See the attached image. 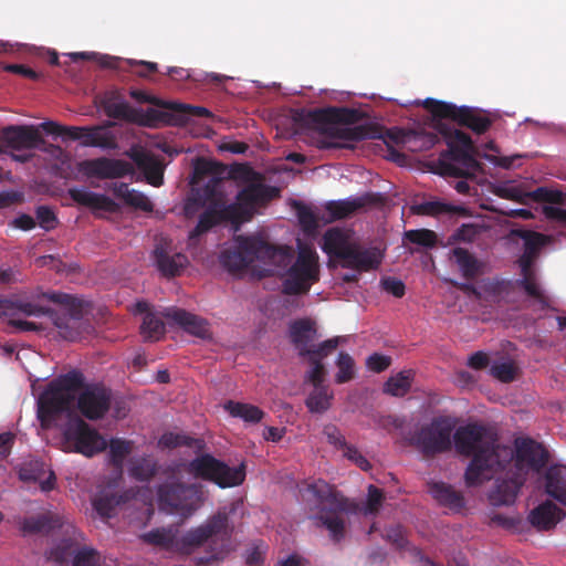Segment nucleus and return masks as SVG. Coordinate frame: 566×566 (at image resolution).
<instances>
[{
  "label": "nucleus",
  "mask_w": 566,
  "mask_h": 566,
  "mask_svg": "<svg viewBox=\"0 0 566 566\" xmlns=\"http://www.w3.org/2000/svg\"><path fill=\"white\" fill-rule=\"evenodd\" d=\"M220 167L217 163L198 158L193 165L192 181L197 182L206 176L212 178L198 192V196L190 199L186 205V213L190 214L191 203L199 208H206L199 216L197 226L190 231L189 240L193 241L212 228L222 223H231L238 230L242 223L252 219L255 208L272 200L276 189L262 184H251L241 189L235 196V202L227 203L224 193L218 189L221 181L217 175Z\"/></svg>",
  "instance_id": "nucleus-1"
},
{
  "label": "nucleus",
  "mask_w": 566,
  "mask_h": 566,
  "mask_svg": "<svg viewBox=\"0 0 566 566\" xmlns=\"http://www.w3.org/2000/svg\"><path fill=\"white\" fill-rule=\"evenodd\" d=\"M84 375L76 369L51 380L38 398V419L49 427L63 413L69 416L76 401L78 411L88 420L102 419L109 410L112 391L102 385L84 387Z\"/></svg>",
  "instance_id": "nucleus-2"
},
{
  "label": "nucleus",
  "mask_w": 566,
  "mask_h": 566,
  "mask_svg": "<svg viewBox=\"0 0 566 566\" xmlns=\"http://www.w3.org/2000/svg\"><path fill=\"white\" fill-rule=\"evenodd\" d=\"M497 434L485 424L470 422L453 433L455 451L471 458L465 472L467 486H479L494 479L514 458L513 449L499 443Z\"/></svg>",
  "instance_id": "nucleus-3"
},
{
  "label": "nucleus",
  "mask_w": 566,
  "mask_h": 566,
  "mask_svg": "<svg viewBox=\"0 0 566 566\" xmlns=\"http://www.w3.org/2000/svg\"><path fill=\"white\" fill-rule=\"evenodd\" d=\"M231 528L229 515L218 511L209 516L205 523L188 530L179 538L172 528H155L140 536L143 542L167 551H177L190 555L198 548L207 545L206 555L197 558V565L211 564L224 559L229 553Z\"/></svg>",
  "instance_id": "nucleus-4"
},
{
  "label": "nucleus",
  "mask_w": 566,
  "mask_h": 566,
  "mask_svg": "<svg viewBox=\"0 0 566 566\" xmlns=\"http://www.w3.org/2000/svg\"><path fill=\"white\" fill-rule=\"evenodd\" d=\"M48 301L57 304L60 308L54 310L44 307L31 302L21 300H9V306H6L4 314L12 312L24 316H49L53 325L59 329V335L69 342L80 339L84 334H90L93 326L87 318L91 305L83 298L61 292L43 293Z\"/></svg>",
  "instance_id": "nucleus-5"
},
{
  "label": "nucleus",
  "mask_w": 566,
  "mask_h": 566,
  "mask_svg": "<svg viewBox=\"0 0 566 566\" xmlns=\"http://www.w3.org/2000/svg\"><path fill=\"white\" fill-rule=\"evenodd\" d=\"M514 458L499 471L489 501L494 506L511 505L526 480V470L541 471L548 461V452L542 443L532 438H517L514 441Z\"/></svg>",
  "instance_id": "nucleus-6"
},
{
  "label": "nucleus",
  "mask_w": 566,
  "mask_h": 566,
  "mask_svg": "<svg viewBox=\"0 0 566 566\" xmlns=\"http://www.w3.org/2000/svg\"><path fill=\"white\" fill-rule=\"evenodd\" d=\"M360 118L361 113L358 109L348 107H326L310 111L296 109L292 114L296 132L311 130L323 136L347 142H360L379 137L377 135V127L370 124L354 127L339 126V124H356Z\"/></svg>",
  "instance_id": "nucleus-7"
},
{
  "label": "nucleus",
  "mask_w": 566,
  "mask_h": 566,
  "mask_svg": "<svg viewBox=\"0 0 566 566\" xmlns=\"http://www.w3.org/2000/svg\"><path fill=\"white\" fill-rule=\"evenodd\" d=\"M301 494L313 513L312 518L326 527L334 542H340L345 537V522L340 514H355L359 511V505L322 479L304 483Z\"/></svg>",
  "instance_id": "nucleus-8"
},
{
  "label": "nucleus",
  "mask_w": 566,
  "mask_h": 566,
  "mask_svg": "<svg viewBox=\"0 0 566 566\" xmlns=\"http://www.w3.org/2000/svg\"><path fill=\"white\" fill-rule=\"evenodd\" d=\"M207 500V491L200 483L181 481L164 482L157 488L160 511L175 514L182 520L190 518Z\"/></svg>",
  "instance_id": "nucleus-9"
},
{
  "label": "nucleus",
  "mask_w": 566,
  "mask_h": 566,
  "mask_svg": "<svg viewBox=\"0 0 566 566\" xmlns=\"http://www.w3.org/2000/svg\"><path fill=\"white\" fill-rule=\"evenodd\" d=\"M440 132L448 145V149L441 154L444 171L453 177L472 176L480 168V164L472 154L471 137L455 128H441Z\"/></svg>",
  "instance_id": "nucleus-10"
},
{
  "label": "nucleus",
  "mask_w": 566,
  "mask_h": 566,
  "mask_svg": "<svg viewBox=\"0 0 566 566\" xmlns=\"http://www.w3.org/2000/svg\"><path fill=\"white\" fill-rule=\"evenodd\" d=\"M188 472L221 489L241 485L245 480L244 463L232 468L209 453L192 459L188 464Z\"/></svg>",
  "instance_id": "nucleus-11"
},
{
  "label": "nucleus",
  "mask_w": 566,
  "mask_h": 566,
  "mask_svg": "<svg viewBox=\"0 0 566 566\" xmlns=\"http://www.w3.org/2000/svg\"><path fill=\"white\" fill-rule=\"evenodd\" d=\"M282 277L283 294L302 295L308 293L312 285L319 280L316 252L308 248H302Z\"/></svg>",
  "instance_id": "nucleus-12"
},
{
  "label": "nucleus",
  "mask_w": 566,
  "mask_h": 566,
  "mask_svg": "<svg viewBox=\"0 0 566 566\" xmlns=\"http://www.w3.org/2000/svg\"><path fill=\"white\" fill-rule=\"evenodd\" d=\"M63 450L85 457H93L104 451L106 440L82 418L70 417L62 431Z\"/></svg>",
  "instance_id": "nucleus-13"
},
{
  "label": "nucleus",
  "mask_w": 566,
  "mask_h": 566,
  "mask_svg": "<svg viewBox=\"0 0 566 566\" xmlns=\"http://www.w3.org/2000/svg\"><path fill=\"white\" fill-rule=\"evenodd\" d=\"M423 106L433 117L452 119L460 126H465L476 134H484L492 125V120L488 116L472 107H458L454 104L433 98L424 99Z\"/></svg>",
  "instance_id": "nucleus-14"
},
{
  "label": "nucleus",
  "mask_w": 566,
  "mask_h": 566,
  "mask_svg": "<svg viewBox=\"0 0 566 566\" xmlns=\"http://www.w3.org/2000/svg\"><path fill=\"white\" fill-rule=\"evenodd\" d=\"M289 337L300 357L311 354L329 355L339 343V338L334 337L314 345L313 342L317 339L318 333L316 323L310 318H298L291 322Z\"/></svg>",
  "instance_id": "nucleus-15"
},
{
  "label": "nucleus",
  "mask_w": 566,
  "mask_h": 566,
  "mask_svg": "<svg viewBox=\"0 0 566 566\" xmlns=\"http://www.w3.org/2000/svg\"><path fill=\"white\" fill-rule=\"evenodd\" d=\"M453 426L444 418H436L429 424L422 426L411 437V444L426 457H432L451 449Z\"/></svg>",
  "instance_id": "nucleus-16"
},
{
  "label": "nucleus",
  "mask_w": 566,
  "mask_h": 566,
  "mask_svg": "<svg viewBox=\"0 0 566 566\" xmlns=\"http://www.w3.org/2000/svg\"><path fill=\"white\" fill-rule=\"evenodd\" d=\"M259 258V235H237L234 245L220 254L221 265L230 273L242 272Z\"/></svg>",
  "instance_id": "nucleus-17"
},
{
  "label": "nucleus",
  "mask_w": 566,
  "mask_h": 566,
  "mask_svg": "<svg viewBox=\"0 0 566 566\" xmlns=\"http://www.w3.org/2000/svg\"><path fill=\"white\" fill-rule=\"evenodd\" d=\"M256 259L269 266L263 270L262 276L279 275L282 277L294 260V253L291 247L274 245L259 235V258Z\"/></svg>",
  "instance_id": "nucleus-18"
},
{
  "label": "nucleus",
  "mask_w": 566,
  "mask_h": 566,
  "mask_svg": "<svg viewBox=\"0 0 566 566\" xmlns=\"http://www.w3.org/2000/svg\"><path fill=\"white\" fill-rule=\"evenodd\" d=\"M78 168L87 177L98 179L123 178L134 170L128 161L107 157L83 160Z\"/></svg>",
  "instance_id": "nucleus-19"
},
{
  "label": "nucleus",
  "mask_w": 566,
  "mask_h": 566,
  "mask_svg": "<svg viewBox=\"0 0 566 566\" xmlns=\"http://www.w3.org/2000/svg\"><path fill=\"white\" fill-rule=\"evenodd\" d=\"M384 203V195L378 192H367L359 197L328 201L325 209L329 213L332 220H340L353 216L366 207L381 206Z\"/></svg>",
  "instance_id": "nucleus-20"
},
{
  "label": "nucleus",
  "mask_w": 566,
  "mask_h": 566,
  "mask_svg": "<svg viewBox=\"0 0 566 566\" xmlns=\"http://www.w3.org/2000/svg\"><path fill=\"white\" fill-rule=\"evenodd\" d=\"M148 115L151 119L182 125L195 117H211L212 113L202 106L168 102L165 104V111L149 109Z\"/></svg>",
  "instance_id": "nucleus-21"
},
{
  "label": "nucleus",
  "mask_w": 566,
  "mask_h": 566,
  "mask_svg": "<svg viewBox=\"0 0 566 566\" xmlns=\"http://www.w3.org/2000/svg\"><path fill=\"white\" fill-rule=\"evenodd\" d=\"M1 139L13 150H31L44 144V138L34 125H9L1 132Z\"/></svg>",
  "instance_id": "nucleus-22"
},
{
  "label": "nucleus",
  "mask_w": 566,
  "mask_h": 566,
  "mask_svg": "<svg viewBox=\"0 0 566 566\" xmlns=\"http://www.w3.org/2000/svg\"><path fill=\"white\" fill-rule=\"evenodd\" d=\"M163 315L192 336L202 339L212 337L209 322L201 316L177 307L166 308Z\"/></svg>",
  "instance_id": "nucleus-23"
},
{
  "label": "nucleus",
  "mask_w": 566,
  "mask_h": 566,
  "mask_svg": "<svg viewBox=\"0 0 566 566\" xmlns=\"http://www.w3.org/2000/svg\"><path fill=\"white\" fill-rule=\"evenodd\" d=\"M534 198L546 203L543 213L549 222L566 229V192L539 187L534 191Z\"/></svg>",
  "instance_id": "nucleus-24"
},
{
  "label": "nucleus",
  "mask_w": 566,
  "mask_h": 566,
  "mask_svg": "<svg viewBox=\"0 0 566 566\" xmlns=\"http://www.w3.org/2000/svg\"><path fill=\"white\" fill-rule=\"evenodd\" d=\"M127 155L144 174L149 185L159 187L164 184V165L157 156L136 147H133Z\"/></svg>",
  "instance_id": "nucleus-25"
},
{
  "label": "nucleus",
  "mask_w": 566,
  "mask_h": 566,
  "mask_svg": "<svg viewBox=\"0 0 566 566\" xmlns=\"http://www.w3.org/2000/svg\"><path fill=\"white\" fill-rule=\"evenodd\" d=\"M381 261L382 253L378 248H361L356 243L340 265L344 269H352L356 272H368L378 269Z\"/></svg>",
  "instance_id": "nucleus-26"
},
{
  "label": "nucleus",
  "mask_w": 566,
  "mask_h": 566,
  "mask_svg": "<svg viewBox=\"0 0 566 566\" xmlns=\"http://www.w3.org/2000/svg\"><path fill=\"white\" fill-rule=\"evenodd\" d=\"M356 243L352 240L348 231L340 228H331L323 235L322 249L329 258L342 263Z\"/></svg>",
  "instance_id": "nucleus-27"
},
{
  "label": "nucleus",
  "mask_w": 566,
  "mask_h": 566,
  "mask_svg": "<svg viewBox=\"0 0 566 566\" xmlns=\"http://www.w3.org/2000/svg\"><path fill=\"white\" fill-rule=\"evenodd\" d=\"M154 261L158 271L166 277L179 275L188 264V259L182 253H170L166 244H157L154 250Z\"/></svg>",
  "instance_id": "nucleus-28"
},
{
  "label": "nucleus",
  "mask_w": 566,
  "mask_h": 566,
  "mask_svg": "<svg viewBox=\"0 0 566 566\" xmlns=\"http://www.w3.org/2000/svg\"><path fill=\"white\" fill-rule=\"evenodd\" d=\"M565 516V513L549 500L541 503L528 514L530 523L538 531H548Z\"/></svg>",
  "instance_id": "nucleus-29"
},
{
  "label": "nucleus",
  "mask_w": 566,
  "mask_h": 566,
  "mask_svg": "<svg viewBox=\"0 0 566 566\" xmlns=\"http://www.w3.org/2000/svg\"><path fill=\"white\" fill-rule=\"evenodd\" d=\"M67 192L74 202L83 207L107 212H116L118 210V205L106 195L95 193L85 188H70Z\"/></svg>",
  "instance_id": "nucleus-30"
},
{
  "label": "nucleus",
  "mask_w": 566,
  "mask_h": 566,
  "mask_svg": "<svg viewBox=\"0 0 566 566\" xmlns=\"http://www.w3.org/2000/svg\"><path fill=\"white\" fill-rule=\"evenodd\" d=\"M544 479L546 494L566 506V465L555 464L549 467Z\"/></svg>",
  "instance_id": "nucleus-31"
},
{
  "label": "nucleus",
  "mask_w": 566,
  "mask_h": 566,
  "mask_svg": "<svg viewBox=\"0 0 566 566\" xmlns=\"http://www.w3.org/2000/svg\"><path fill=\"white\" fill-rule=\"evenodd\" d=\"M101 105L109 118L125 120L135 119V109L115 92L105 94L101 101Z\"/></svg>",
  "instance_id": "nucleus-32"
},
{
  "label": "nucleus",
  "mask_w": 566,
  "mask_h": 566,
  "mask_svg": "<svg viewBox=\"0 0 566 566\" xmlns=\"http://www.w3.org/2000/svg\"><path fill=\"white\" fill-rule=\"evenodd\" d=\"M429 493L439 504L460 511L464 506L463 495L444 482H431Z\"/></svg>",
  "instance_id": "nucleus-33"
},
{
  "label": "nucleus",
  "mask_w": 566,
  "mask_h": 566,
  "mask_svg": "<svg viewBox=\"0 0 566 566\" xmlns=\"http://www.w3.org/2000/svg\"><path fill=\"white\" fill-rule=\"evenodd\" d=\"M412 212L419 216L439 217L441 214H458L470 217V210L463 206H454L442 201H424L411 208Z\"/></svg>",
  "instance_id": "nucleus-34"
},
{
  "label": "nucleus",
  "mask_w": 566,
  "mask_h": 566,
  "mask_svg": "<svg viewBox=\"0 0 566 566\" xmlns=\"http://www.w3.org/2000/svg\"><path fill=\"white\" fill-rule=\"evenodd\" d=\"M63 525V520L59 514L45 512L35 516H30L23 521L22 528L27 533H49Z\"/></svg>",
  "instance_id": "nucleus-35"
},
{
  "label": "nucleus",
  "mask_w": 566,
  "mask_h": 566,
  "mask_svg": "<svg viewBox=\"0 0 566 566\" xmlns=\"http://www.w3.org/2000/svg\"><path fill=\"white\" fill-rule=\"evenodd\" d=\"M82 145L103 149H116L118 146L115 136L111 132H106L103 126L84 127Z\"/></svg>",
  "instance_id": "nucleus-36"
},
{
  "label": "nucleus",
  "mask_w": 566,
  "mask_h": 566,
  "mask_svg": "<svg viewBox=\"0 0 566 566\" xmlns=\"http://www.w3.org/2000/svg\"><path fill=\"white\" fill-rule=\"evenodd\" d=\"M452 255L467 280H473L482 272V263L469 250L458 247L452 250Z\"/></svg>",
  "instance_id": "nucleus-37"
},
{
  "label": "nucleus",
  "mask_w": 566,
  "mask_h": 566,
  "mask_svg": "<svg viewBox=\"0 0 566 566\" xmlns=\"http://www.w3.org/2000/svg\"><path fill=\"white\" fill-rule=\"evenodd\" d=\"M158 446L163 449H175L178 447H188L195 449L197 453L201 452L206 444L202 439L192 438L182 433L166 432L159 440Z\"/></svg>",
  "instance_id": "nucleus-38"
},
{
  "label": "nucleus",
  "mask_w": 566,
  "mask_h": 566,
  "mask_svg": "<svg viewBox=\"0 0 566 566\" xmlns=\"http://www.w3.org/2000/svg\"><path fill=\"white\" fill-rule=\"evenodd\" d=\"M224 410H227L231 417L240 418L249 423H258L263 417L264 412L259 407L245 402H238L228 400L224 403Z\"/></svg>",
  "instance_id": "nucleus-39"
},
{
  "label": "nucleus",
  "mask_w": 566,
  "mask_h": 566,
  "mask_svg": "<svg viewBox=\"0 0 566 566\" xmlns=\"http://www.w3.org/2000/svg\"><path fill=\"white\" fill-rule=\"evenodd\" d=\"M157 471V462L149 457L130 460L129 475L137 481L148 482L156 475Z\"/></svg>",
  "instance_id": "nucleus-40"
},
{
  "label": "nucleus",
  "mask_w": 566,
  "mask_h": 566,
  "mask_svg": "<svg viewBox=\"0 0 566 566\" xmlns=\"http://www.w3.org/2000/svg\"><path fill=\"white\" fill-rule=\"evenodd\" d=\"M412 380V370L400 371L385 382L384 391L395 397H402L410 390Z\"/></svg>",
  "instance_id": "nucleus-41"
},
{
  "label": "nucleus",
  "mask_w": 566,
  "mask_h": 566,
  "mask_svg": "<svg viewBox=\"0 0 566 566\" xmlns=\"http://www.w3.org/2000/svg\"><path fill=\"white\" fill-rule=\"evenodd\" d=\"M333 395L326 386L314 387V390L306 398L305 405L311 412L323 413L331 407Z\"/></svg>",
  "instance_id": "nucleus-42"
},
{
  "label": "nucleus",
  "mask_w": 566,
  "mask_h": 566,
  "mask_svg": "<svg viewBox=\"0 0 566 566\" xmlns=\"http://www.w3.org/2000/svg\"><path fill=\"white\" fill-rule=\"evenodd\" d=\"M133 451V442L123 439H112L109 442V463L122 471L124 461Z\"/></svg>",
  "instance_id": "nucleus-43"
},
{
  "label": "nucleus",
  "mask_w": 566,
  "mask_h": 566,
  "mask_svg": "<svg viewBox=\"0 0 566 566\" xmlns=\"http://www.w3.org/2000/svg\"><path fill=\"white\" fill-rule=\"evenodd\" d=\"M140 333L146 340H158L165 334V324L153 313H146L140 326Z\"/></svg>",
  "instance_id": "nucleus-44"
},
{
  "label": "nucleus",
  "mask_w": 566,
  "mask_h": 566,
  "mask_svg": "<svg viewBox=\"0 0 566 566\" xmlns=\"http://www.w3.org/2000/svg\"><path fill=\"white\" fill-rule=\"evenodd\" d=\"M403 240L426 249H432L438 243V235L429 229H415L406 231Z\"/></svg>",
  "instance_id": "nucleus-45"
},
{
  "label": "nucleus",
  "mask_w": 566,
  "mask_h": 566,
  "mask_svg": "<svg viewBox=\"0 0 566 566\" xmlns=\"http://www.w3.org/2000/svg\"><path fill=\"white\" fill-rule=\"evenodd\" d=\"M513 234L524 240L523 253L537 255L539 249L545 244L544 234L531 230H514Z\"/></svg>",
  "instance_id": "nucleus-46"
},
{
  "label": "nucleus",
  "mask_w": 566,
  "mask_h": 566,
  "mask_svg": "<svg viewBox=\"0 0 566 566\" xmlns=\"http://www.w3.org/2000/svg\"><path fill=\"white\" fill-rule=\"evenodd\" d=\"M327 356L328 355H323V354H311V355L304 357L311 364V369L306 373V379L314 387H323L324 386L323 382H324V376H325V368L322 363V359Z\"/></svg>",
  "instance_id": "nucleus-47"
},
{
  "label": "nucleus",
  "mask_w": 566,
  "mask_h": 566,
  "mask_svg": "<svg viewBox=\"0 0 566 566\" xmlns=\"http://www.w3.org/2000/svg\"><path fill=\"white\" fill-rule=\"evenodd\" d=\"M336 365L338 371L335 376V381L337 384H345L355 377V361L349 354L340 352Z\"/></svg>",
  "instance_id": "nucleus-48"
},
{
  "label": "nucleus",
  "mask_w": 566,
  "mask_h": 566,
  "mask_svg": "<svg viewBox=\"0 0 566 566\" xmlns=\"http://www.w3.org/2000/svg\"><path fill=\"white\" fill-rule=\"evenodd\" d=\"M70 56L73 61L77 60H96L97 63L106 69H120L122 60L118 57L109 56V55H98L96 53L91 52H74L71 53Z\"/></svg>",
  "instance_id": "nucleus-49"
},
{
  "label": "nucleus",
  "mask_w": 566,
  "mask_h": 566,
  "mask_svg": "<svg viewBox=\"0 0 566 566\" xmlns=\"http://www.w3.org/2000/svg\"><path fill=\"white\" fill-rule=\"evenodd\" d=\"M122 502V497L115 494L97 497L93 502L96 512L103 517H112L115 507Z\"/></svg>",
  "instance_id": "nucleus-50"
},
{
  "label": "nucleus",
  "mask_w": 566,
  "mask_h": 566,
  "mask_svg": "<svg viewBox=\"0 0 566 566\" xmlns=\"http://www.w3.org/2000/svg\"><path fill=\"white\" fill-rule=\"evenodd\" d=\"M528 297H532L539 305L541 310H552L557 311L556 307L551 305V298L545 292L542 290L541 285L537 283L526 284L525 286H521Z\"/></svg>",
  "instance_id": "nucleus-51"
},
{
  "label": "nucleus",
  "mask_w": 566,
  "mask_h": 566,
  "mask_svg": "<svg viewBox=\"0 0 566 566\" xmlns=\"http://www.w3.org/2000/svg\"><path fill=\"white\" fill-rule=\"evenodd\" d=\"M73 566H101L99 553L92 547L84 546L75 554Z\"/></svg>",
  "instance_id": "nucleus-52"
},
{
  "label": "nucleus",
  "mask_w": 566,
  "mask_h": 566,
  "mask_svg": "<svg viewBox=\"0 0 566 566\" xmlns=\"http://www.w3.org/2000/svg\"><path fill=\"white\" fill-rule=\"evenodd\" d=\"M384 501V493L377 486L370 484L368 486V495L366 505L363 509L365 515H375L379 512V509Z\"/></svg>",
  "instance_id": "nucleus-53"
},
{
  "label": "nucleus",
  "mask_w": 566,
  "mask_h": 566,
  "mask_svg": "<svg viewBox=\"0 0 566 566\" xmlns=\"http://www.w3.org/2000/svg\"><path fill=\"white\" fill-rule=\"evenodd\" d=\"M516 368L513 363L504 361L494 364L490 368V374L502 382H511L515 379Z\"/></svg>",
  "instance_id": "nucleus-54"
},
{
  "label": "nucleus",
  "mask_w": 566,
  "mask_h": 566,
  "mask_svg": "<svg viewBox=\"0 0 566 566\" xmlns=\"http://www.w3.org/2000/svg\"><path fill=\"white\" fill-rule=\"evenodd\" d=\"M4 315L10 317L8 321V325L12 327L15 332H39L43 329L40 324L23 319L15 312Z\"/></svg>",
  "instance_id": "nucleus-55"
},
{
  "label": "nucleus",
  "mask_w": 566,
  "mask_h": 566,
  "mask_svg": "<svg viewBox=\"0 0 566 566\" xmlns=\"http://www.w3.org/2000/svg\"><path fill=\"white\" fill-rule=\"evenodd\" d=\"M482 227L475 223H464L455 230L453 239L462 242H473L481 233Z\"/></svg>",
  "instance_id": "nucleus-56"
},
{
  "label": "nucleus",
  "mask_w": 566,
  "mask_h": 566,
  "mask_svg": "<svg viewBox=\"0 0 566 566\" xmlns=\"http://www.w3.org/2000/svg\"><path fill=\"white\" fill-rule=\"evenodd\" d=\"M125 203L144 212H151L154 210V205L149 198L135 189L132 190Z\"/></svg>",
  "instance_id": "nucleus-57"
},
{
  "label": "nucleus",
  "mask_w": 566,
  "mask_h": 566,
  "mask_svg": "<svg viewBox=\"0 0 566 566\" xmlns=\"http://www.w3.org/2000/svg\"><path fill=\"white\" fill-rule=\"evenodd\" d=\"M35 216L40 227L46 231L54 229L57 223L54 211L48 206L38 207L35 210Z\"/></svg>",
  "instance_id": "nucleus-58"
},
{
  "label": "nucleus",
  "mask_w": 566,
  "mask_h": 566,
  "mask_svg": "<svg viewBox=\"0 0 566 566\" xmlns=\"http://www.w3.org/2000/svg\"><path fill=\"white\" fill-rule=\"evenodd\" d=\"M297 219L304 231L311 232L316 230L317 218L308 207L301 205L297 208Z\"/></svg>",
  "instance_id": "nucleus-59"
},
{
  "label": "nucleus",
  "mask_w": 566,
  "mask_h": 566,
  "mask_svg": "<svg viewBox=\"0 0 566 566\" xmlns=\"http://www.w3.org/2000/svg\"><path fill=\"white\" fill-rule=\"evenodd\" d=\"M377 135L379 136L378 138L385 139L386 143L391 142L396 145H405L411 138V134L406 133L403 129L398 127L386 129L385 134H380L377 128Z\"/></svg>",
  "instance_id": "nucleus-60"
},
{
  "label": "nucleus",
  "mask_w": 566,
  "mask_h": 566,
  "mask_svg": "<svg viewBox=\"0 0 566 566\" xmlns=\"http://www.w3.org/2000/svg\"><path fill=\"white\" fill-rule=\"evenodd\" d=\"M326 436L327 442L333 444L337 449L345 450L349 444L346 442L345 437L340 432V430L334 424H327L323 430Z\"/></svg>",
  "instance_id": "nucleus-61"
},
{
  "label": "nucleus",
  "mask_w": 566,
  "mask_h": 566,
  "mask_svg": "<svg viewBox=\"0 0 566 566\" xmlns=\"http://www.w3.org/2000/svg\"><path fill=\"white\" fill-rule=\"evenodd\" d=\"M384 537L398 548H402L407 544L405 531L401 525H392L386 528Z\"/></svg>",
  "instance_id": "nucleus-62"
},
{
  "label": "nucleus",
  "mask_w": 566,
  "mask_h": 566,
  "mask_svg": "<svg viewBox=\"0 0 566 566\" xmlns=\"http://www.w3.org/2000/svg\"><path fill=\"white\" fill-rule=\"evenodd\" d=\"M391 364V358L386 355H381L378 353H375L370 355L367 360L366 365L368 369H370L374 373H381L386 370Z\"/></svg>",
  "instance_id": "nucleus-63"
},
{
  "label": "nucleus",
  "mask_w": 566,
  "mask_h": 566,
  "mask_svg": "<svg viewBox=\"0 0 566 566\" xmlns=\"http://www.w3.org/2000/svg\"><path fill=\"white\" fill-rule=\"evenodd\" d=\"M71 545L67 542H63L57 546L51 548L48 552V559L55 562L56 564H64L71 555Z\"/></svg>",
  "instance_id": "nucleus-64"
}]
</instances>
